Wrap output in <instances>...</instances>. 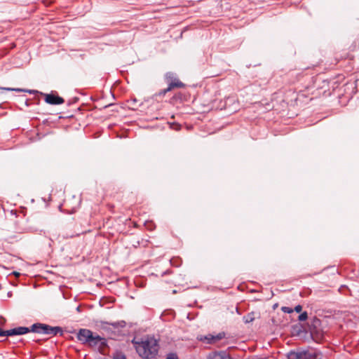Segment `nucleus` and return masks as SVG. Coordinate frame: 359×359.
Instances as JSON below:
<instances>
[{"instance_id":"f257e3e1","label":"nucleus","mask_w":359,"mask_h":359,"mask_svg":"<svg viewBox=\"0 0 359 359\" xmlns=\"http://www.w3.org/2000/svg\"><path fill=\"white\" fill-rule=\"evenodd\" d=\"M132 343L137 354L144 359H153L158 355L159 344L154 337H147L138 341L135 339Z\"/></svg>"},{"instance_id":"f03ea898","label":"nucleus","mask_w":359,"mask_h":359,"mask_svg":"<svg viewBox=\"0 0 359 359\" xmlns=\"http://www.w3.org/2000/svg\"><path fill=\"white\" fill-rule=\"evenodd\" d=\"M77 339L82 344H87L91 347L106 344V339L104 338L88 329H80L77 334Z\"/></svg>"},{"instance_id":"7ed1b4c3","label":"nucleus","mask_w":359,"mask_h":359,"mask_svg":"<svg viewBox=\"0 0 359 359\" xmlns=\"http://www.w3.org/2000/svg\"><path fill=\"white\" fill-rule=\"evenodd\" d=\"M31 332L51 336H56L57 334L62 336L63 334V330L61 327H52L49 325L39 323H34L31 326Z\"/></svg>"},{"instance_id":"20e7f679","label":"nucleus","mask_w":359,"mask_h":359,"mask_svg":"<svg viewBox=\"0 0 359 359\" xmlns=\"http://www.w3.org/2000/svg\"><path fill=\"white\" fill-rule=\"evenodd\" d=\"M287 359H319V353L312 348L291 351L287 355Z\"/></svg>"},{"instance_id":"39448f33","label":"nucleus","mask_w":359,"mask_h":359,"mask_svg":"<svg viewBox=\"0 0 359 359\" xmlns=\"http://www.w3.org/2000/svg\"><path fill=\"white\" fill-rule=\"evenodd\" d=\"M31 332V327H18L11 330H5V336L21 335Z\"/></svg>"},{"instance_id":"423d86ee","label":"nucleus","mask_w":359,"mask_h":359,"mask_svg":"<svg viewBox=\"0 0 359 359\" xmlns=\"http://www.w3.org/2000/svg\"><path fill=\"white\" fill-rule=\"evenodd\" d=\"M45 101L47 103L53 105H58L65 102V100L62 97L53 93L46 94Z\"/></svg>"},{"instance_id":"0eeeda50","label":"nucleus","mask_w":359,"mask_h":359,"mask_svg":"<svg viewBox=\"0 0 359 359\" xmlns=\"http://www.w3.org/2000/svg\"><path fill=\"white\" fill-rule=\"evenodd\" d=\"M225 334L224 332H220L216 335L208 334L201 338V341H205L207 344H215L224 337Z\"/></svg>"},{"instance_id":"6e6552de","label":"nucleus","mask_w":359,"mask_h":359,"mask_svg":"<svg viewBox=\"0 0 359 359\" xmlns=\"http://www.w3.org/2000/svg\"><path fill=\"white\" fill-rule=\"evenodd\" d=\"M206 359H232L226 351H215L210 353Z\"/></svg>"},{"instance_id":"1a4fd4ad","label":"nucleus","mask_w":359,"mask_h":359,"mask_svg":"<svg viewBox=\"0 0 359 359\" xmlns=\"http://www.w3.org/2000/svg\"><path fill=\"white\" fill-rule=\"evenodd\" d=\"M184 86V84L179 81L177 79H174V81H172L168 85V90H172L174 88H182Z\"/></svg>"},{"instance_id":"9d476101","label":"nucleus","mask_w":359,"mask_h":359,"mask_svg":"<svg viewBox=\"0 0 359 359\" xmlns=\"http://www.w3.org/2000/svg\"><path fill=\"white\" fill-rule=\"evenodd\" d=\"M1 90H6V91H16V92H22L25 91L22 88H0Z\"/></svg>"},{"instance_id":"9b49d317","label":"nucleus","mask_w":359,"mask_h":359,"mask_svg":"<svg viewBox=\"0 0 359 359\" xmlns=\"http://www.w3.org/2000/svg\"><path fill=\"white\" fill-rule=\"evenodd\" d=\"M243 320L245 323H249L254 320V318L252 317V314H249L247 316H245Z\"/></svg>"},{"instance_id":"f8f14e48","label":"nucleus","mask_w":359,"mask_h":359,"mask_svg":"<svg viewBox=\"0 0 359 359\" xmlns=\"http://www.w3.org/2000/svg\"><path fill=\"white\" fill-rule=\"evenodd\" d=\"M308 318V314L306 312H303L299 316V320L304 321Z\"/></svg>"},{"instance_id":"ddd939ff","label":"nucleus","mask_w":359,"mask_h":359,"mask_svg":"<svg viewBox=\"0 0 359 359\" xmlns=\"http://www.w3.org/2000/svg\"><path fill=\"white\" fill-rule=\"evenodd\" d=\"M113 359H126V357L124 354L121 353H117L114 355Z\"/></svg>"},{"instance_id":"4468645a","label":"nucleus","mask_w":359,"mask_h":359,"mask_svg":"<svg viewBox=\"0 0 359 359\" xmlns=\"http://www.w3.org/2000/svg\"><path fill=\"white\" fill-rule=\"evenodd\" d=\"M282 311H283L285 313H291L293 312V309L292 308L287 307V306H283L281 308Z\"/></svg>"},{"instance_id":"2eb2a0df","label":"nucleus","mask_w":359,"mask_h":359,"mask_svg":"<svg viewBox=\"0 0 359 359\" xmlns=\"http://www.w3.org/2000/svg\"><path fill=\"white\" fill-rule=\"evenodd\" d=\"M165 359H178V357L176 353H169Z\"/></svg>"},{"instance_id":"dca6fc26","label":"nucleus","mask_w":359,"mask_h":359,"mask_svg":"<svg viewBox=\"0 0 359 359\" xmlns=\"http://www.w3.org/2000/svg\"><path fill=\"white\" fill-rule=\"evenodd\" d=\"M171 90H168V87L161 90L159 93H158V95H161V96H163L165 95L168 92L170 91Z\"/></svg>"},{"instance_id":"f3484780","label":"nucleus","mask_w":359,"mask_h":359,"mask_svg":"<svg viewBox=\"0 0 359 359\" xmlns=\"http://www.w3.org/2000/svg\"><path fill=\"white\" fill-rule=\"evenodd\" d=\"M302 310V307L301 305H297L295 307H294V311L297 312V313H300Z\"/></svg>"},{"instance_id":"a211bd4d","label":"nucleus","mask_w":359,"mask_h":359,"mask_svg":"<svg viewBox=\"0 0 359 359\" xmlns=\"http://www.w3.org/2000/svg\"><path fill=\"white\" fill-rule=\"evenodd\" d=\"M165 76L167 79L172 80L173 79L174 75L172 73L168 72L166 74Z\"/></svg>"},{"instance_id":"6ab92c4d","label":"nucleus","mask_w":359,"mask_h":359,"mask_svg":"<svg viewBox=\"0 0 359 359\" xmlns=\"http://www.w3.org/2000/svg\"><path fill=\"white\" fill-rule=\"evenodd\" d=\"M0 337H5V330H2L0 328Z\"/></svg>"}]
</instances>
